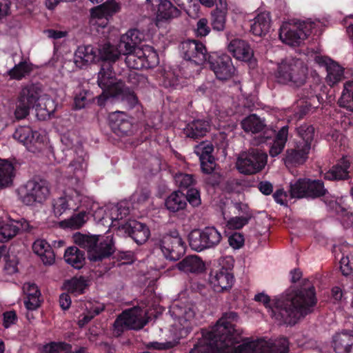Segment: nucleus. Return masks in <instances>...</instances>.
I'll list each match as a JSON object with an SVG mask.
<instances>
[{
	"label": "nucleus",
	"instance_id": "50",
	"mask_svg": "<svg viewBox=\"0 0 353 353\" xmlns=\"http://www.w3.org/2000/svg\"><path fill=\"white\" fill-rule=\"evenodd\" d=\"M98 51L101 59L112 62L116 61L121 55L117 47L110 43H105Z\"/></svg>",
	"mask_w": 353,
	"mask_h": 353
},
{
	"label": "nucleus",
	"instance_id": "13",
	"mask_svg": "<svg viewBox=\"0 0 353 353\" xmlns=\"http://www.w3.org/2000/svg\"><path fill=\"white\" fill-rule=\"evenodd\" d=\"M160 249L164 256L171 261H176L185 252V243L178 235H165L160 241Z\"/></svg>",
	"mask_w": 353,
	"mask_h": 353
},
{
	"label": "nucleus",
	"instance_id": "9",
	"mask_svg": "<svg viewBox=\"0 0 353 353\" xmlns=\"http://www.w3.org/2000/svg\"><path fill=\"white\" fill-rule=\"evenodd\" d=\"M147 323V310L134 307L124 311L114 321V332L119 336L125 329L139 330Z\"/></svg>",
	"mask_w": 353,
	"mask_h": 353
},
{
	"label": "nucleus",
	"instance_id": "28",
	"mask_svg": "<svg viewBox=\"0 0 353 353\" xmlns=\"http://www.w3.org/2000/svg\"><path fill=\"white\" fill-rule=\"evenodd\" d=\"M333 346L336 353H353V332L336 333L333 337Z\"/></svg>",
	"mask_w": 353,
	"mask_h": 353
},
{
	"label": "nucleus",
	"instance_id": "41",
	"mask_svg": "<svg viewBox=\"0 0 353 353\" xmlns=\"http://www.w3.org/2000/svg\"><path fill=\"white\" fill-rule=\"evenodd\" d=\"M88 214L92 216V213H88V211L85 209V211L74 214L70 218L61 221V225L63 228L74 230L79 229L88 220Z\"/></svg>",
	"mask_w": 353,
	"mask_h": 353
},
{
	"label": "nucleus",
	"instance_id": "60",
	"mask_svg": "<svg viewBox=\"0 0 353 353\" xmlns=\"http://www.w3.org/2000/svg\"><path fill=\"white\" fill-rule=\"evenodd\" d=\"M117 47L120 54H123L124 55L132 52L134 49L137 48L134 47L132 43H130L128 36H124L123 34L121 35L119 43Z\"/></svg>",
	"mask_w": 353,
	"mask_h": 353
},
{
	"label": "nucleus",
	"instance_id": "23",
	"mask_svg": "<svg viewBox=\"0 0 353 353\" xmlns=\"http://www.w3.org/2000/svg\"><path fill=\"white\" fill-rule=\"evenodd\" d=\"M233 276L225 268L212 271L210 275V283L216 292H222L232 287Z\"/></svg>",
	"mask_w": 353,
	"mask_h": 353
},
{
	"label": "nucleus",
	"instance_id": "10",
	"mask_svg": "<svg viewBox=\"0 0 353 353\" xmlns=\"http://www.w3.org/2000/svg\"><path fill=\"white\" fill-rule=\"evenodd\" d=\"M268 155L259 150H250L241 153L237 159L236 168L244 174H254L266 165Z\"/></svg>",
	"mask_w": 353,
	"mask_h": 353
},
{
	"label": "nucleus",
	"instance_id": "40",
	"mask_svg": "<svg viewBox=\"0 0 353 353\" xmlns=\"http://www.w3.org/2000/svg\"><path fill=\"white\" fill-rule=\"evenodd\" d=\"M14 176L13 165L7 160L0 159V188L9 185Z\"/></svg>",
	"mask_w": 353,
	"mask_h": 353
},
{
	"label": "nucleus",
	"instance_id": "4",
	"mask_svg": "<svg viewBox=\"0 0 353 353\" xmlns=\"http://www.w3.org/2000/svg\"><path fill=\"white\" fill-rule=\"evenodd\" d=\"M19 101L35 108L37 116L43 120L49 118L56 110L54 101L43 93V88L39 83H30L22 87Z\"/></svg>",
	"mask_w": 353,
	"mask_h": 353
},
{
	"label": "nucleus",
	"instance_id": "1",
	"mask_svg": "<svg viewBox=\"0 0 353 353\" xmlns=\"http://www.w3.org/2000/svg\"><path fill=\"white\" fill-rule=\"evenodd\" d=\"M238 319L234 312L225 313L214 326L202 331V337L190 353H288L286 338H261L235 347L243 333L242 330L235 327Z\"/></svg>",
	"mask_w": 353,
	"mask_h": 353
},
{
	"label": "nucleus",
	"instance_id": "16",
	"mask_svg": "<svg viewBox=\"0 0 353 353\" xmlns=\"http://www.w3.org/2000/svg\"><path fill=\"white\" fill-rule=\"evenodd\" d=\"M314 61L319 65L326 68V81L330 85L333 86L344 79L343 68L328 57L317 55Z\"/></svg>",
	"mask_w": 353,
	"mask_h": 353
},
{
	"label": "nucleus",
	"instance_id": "59",
	"mask_svg": "<svg viewBox=\"0 0 353 353\" xmlns=\"http://www.w3.org/2000/svg\"><path fill=\"white\" fill-rule=\"evenodd\" d=\"M340 269L345 276L353 274V257L348 255L343 256L340 261Z\"/></svg>",
	"mask_w": 353,
	"mask_h": 353
},
{
	"label": "nucleus",
	"instance_id": "6",
	"mask_svg": "<svg viewBox=\"0 0 353 353\" xmlns=\"http://www.w3.org/2000/svg\"><path fill=\"white\" fill-rule=\"evenodd\" d=\"M307 75V68L300 59H286L277 65L274 77L277 82L295 86L303 85Z\"/></svg>",
	"mask_w": 353,
	"mask_h": 353
},
{
	"label": "nucleus",
	"instance_id": "56",
	"mask_svg": "<svg viewBox=\"0 0 353 353\" xmlns=\"http://www.w3.org/2000/svg\"><path fill=\"white\" fill-rule=\"evenodd\" d=\"M213 145L211 143L205 141L201 142L195 147L194 152L199 157L200 160L210 159L213 158L211 155L213 151Z\"/></svg>",
	"mask_w": 353,
	"mask_h": 353
},
{
	"label": "nucleus",
	"instance_id": "8",
	"mask_svg": "<svg viewBox=\"0 0 353 353\" xmlns=\"http://www.w3.org/2000/svg\"><path fill=\"white\" fill-rule=\"evenodd\" d=\"M72 240L75 244L88 250V258L92 261H98L108 257L114 250L110 236H106L99 245L96 236L79 232L73 234Z\"/></svg>",
	"mask_w": 353,
	"mask_h": 353
},
{
	"label": "nucleus",
	"instance_id": "26",
	"mask_svg": "<svg viewBox=\"0 0 353 353\" xmlns=\"http://www.w3.org/2000/svg\"><path fill=\"white\" fill-rule=\"evenodd\" d=\"M98 50L92 46H79L74 53V63L78 68H83L92 63Z\"/></svg>",
	"mask_w": 353,
	"mask_h": 353
},
{
	"label": "nucleus",
	"instance_id": "45",
	"mask_svg": "<svg viewBox=\"0 0 353 353\" xmlns=\"http://www.w3.org/2000/svg\"><path fill=\"white\" fill-rule=\"evenodd\" d=\"M297 134L299 140L302 142V146H308L311 148V144L314 139V128L312 125L303 124L297 128Z\"/></svg>",
	"mask_w": 353,
	"mask_h": 353
},
{
	"label": "nucleus",
	"instance_id": "48",
	"mask_svg": "<svg viewBox=\"0 0 353 353\" xmlns=\"http://www.w3.org/2000/svg\"><path fill=\"white\" fill-rule=\"evenodd\" d=\"M189 245L190 248L196 252H201L206 249V245L203 234V230H194L188 235Z\"/></svg>",
	"mask_w": 353,
	"mask_h": 353
},
{
	"label": "nucleus",
	"instance_id": "43",
	"mask_svg": "<svg viewBox=\"0 0 353 353\" xmlns=\"http://www.w3.org/2000/svg\"><path fill=\"white\" fill-rule=\"evenodd\" d=\"M143 53L141 48H137L125 54V61L128 67L134 70H141L145 68V61L143 59L144 54Z\"/></svg>",
	"mask_w": 353,
	"mask_h": 353
},
{
	"label": "nucleus",
	"instance_id": "57",
	"mask_svg": "<svg viewBox=\"0 0 353 353\" xmlns=\"http://www.w3.org/2000/svg\"><path fill=\"white\" fill-rule=\"evenodd\" d=\"M250 219L241 215L236 216L228 220L226 226L230 230H239L247 225Z\"/></svg>",
	"mask_w": 353,
	"mask_h": 353
},
{
	"label": "nucleus",
	"instance_id": "20",
	"mask_svg": "<svg viewBox=\"0 0 353 353\" xmlns=\"http://www.w3.org/2000/svg\"><path fill=\"white\" fill-rule=\"evenodd\" d=\"M98 84L102 89L109 91L110 94H117L121 90V83L116 79L111 66L104 63L98 75Z\"/></svg>",
	"mask_w": 353,
	"mask_h": 353
},
{
	"label": "nucleus",
	"instance_id": "12",
	"mask_svg": "<svg viewBox=\"0 0 353 353\" xmlns=\"http://www.w3.org/2000/svg\"><path fill=\"white\" fill-rule=\"evenodd\" d=\"M120 8V5L114 0H108L91 10L90 22L93 26L105 28L109 19L118 12Z\"/></svg>",
	"mask_w": 353,
	"mask_h": 353
},
{
	"label": "nucleus",
	"instance_id": "53",
	"mask_svg": "<svg viewBox=\"0 0 353 353\" xmlns=\"http://www.w3.org/2000/svg\"><path fill=\"white\" fill-rule=\"evenodd\" d=\"M141 50L144 54L143 59L145 61V68H152L159 63L158 54L152 47L143 46Z\"/></svg>",
	"mask_w": 353,
	"mask_h": 353
},
{
	"label": "nucleus",
	"instance_id": "64",
	"mask_svg": "<svg viewBox=\"0 0 353 353\" xmlns=\"http://www.w3.org/2000/svg\"><path fill=\"white\" fill-rule=\"evenodd\" d=\"M228 242L232 248L237 250L243 245L244 237L241 234L235 232L230 236Z\"/></svg>",
	"mask_w": 353,
	"mask_h": 353
},
{
	"label": "nucleus",
	"instance_id": "11",
	"mask_svg": "<svg viewBox=\"0 0 353 353\" xmlns=\"http://www.w3.org/2000/svg\"><path fill=\"white\" fill-rule=\"evenodd\" d=\"M18 194L23 203L32 205L45 201L50 194V189L44 181H29L18 189Z\"/></svg>",
	"mask_w": 353,
	"mask_h": 353
},
{
	"label": "nucleus",
	"instance_id": "27",
	"mask_svg": "<svg viewBox=\"0 0 353 353\" xmlns=\"http://www.w3.org/2000/svg\"><path fill=\"white\" fill-rule=\"evenodd\" d=\"M79 306L83 310V313L79 316L78 325L82 327L104 310L103 304L97 301H88L80 303Z\"/></svg>",
	"mask_w": 353,
	"mask_h": 353
},
{
	"label": "nucleus",
	"instance_id": "5",
	"mask_svg": "<svg viewBox=\"0 0 353 353\" xmlns=\"http://www.w3.org/2000/svg\"><path fill=\"white\" fill-rule=\"evenodd\" d=\"M173 326L181 336L186 335L197 325L199 314L196 305L191 302H176L170 307Z\"/></svg>",
	"mask_w": 353,
	"mask_h": 353
},
{
	"label": "nucleus",
	"instance_id": "32",
	"mask_svg": "<svg viewBox=\"0 0 353 353\" xmlns=\"http://www.w3.org/2000/svg\"><path fill=\"white\" fill-rule=\"evenodd\" d=\"M210 128L211 125L209 121L197 119L188 123L183 132L186 137L195 139L205 136Z\"/></svg>",
	"mask_w": 353,
	"mask_h": 353
},
{
	"label": "nucleus",
	"instance_id": "54",
	"mask_svg": "<svg viewBox=\"0 0 353 353\" xmlns=\"http://www.w3.org/2000/svg\"><path fill=\"white\" fill-rule=\"evenodd\" d=\"M307 184L309 187L307 197H318L325 194L326 190L321 181L307 179Z\"/></svg>",
	"mask_w": 353,
	"mask_h": 353
},
{
	"label": "nucleus",
	"instance_id": "44",
	"mask_svg": "<svg viewBox=\"0 0 353 353\" xmlns=\"http://www.w3.org/2000/svg\"><path fill=\"white\" fill-rule=\"evenodd\" d=\"M203 234L206 249L216 246L222 239L221 233L214 227H205L203 229Z\"/></svg>",
	"mask_w": 353,
	"mask_h": 353
},
{
	"label": "nucleus",
	"instance_id": "49",
	"mask_svg": "<svg viewBox=\"0 0 353 353\" xmlns=\"http://www.w3.org/2000/svg\"><path fill=\"white\" fill-rule=\"evenodd\" d=\"M307 179H300L290 185V194L294 198L307 197L308 192Z\"/></svg>",
	"mask_w": 353,
	"mask_h": 353
},
{
	"label": "nucleus",
	"instance_id": "62",
	"mask_svg": "<svg viewBox=\"0 0 353 353\" xmlns=\"http://www.w3.org/2000/svg\"><path fill=\"white\" fill-rule=\"evenodd\" d=\"M123 35L128 36L130 43H132L134 47L141 43L143 39V34L137 29L130 30L125 34H123Z\"/></svg>",
	"mask_w": 353,
	"mask_h": 353
},
{
	"label": "nucleus",
	"instance_id": "14",
	"mask_svg": "<svg viewBox=\"0 0 353 353\" xmlns=\"http://www.w3.org/2000/svg\"><path fill=\"white\" fill-rule=\"evenodd\" d=\"M209 63L211 69L214 71L217 79L227 80L232 77L235 68L232 65L231 59L227 55H210Z\"/></svg>",
	"mask_w": 353,
	"mask_h": 353
},
{
	"label": "nucleus",
	"instance_id": "46",
	"mask_svg": "<svg viewBox=\"0 0 353 353\" xmlns=\"http://www.w3.org/2000/svg\"><path fill=\"white\" fill-rule=\"evenodd\" d=\"M228 10H214L211 12V26L216 31H223L225 28Z\"/></svg>",
	"mask_w": 353,
	"mask_h": 353
},
{
	"label": "nucleus",
	"instance_id": "34",
	"mask_svg": "<svg viewBox=\"0 0 353 353\" xmlns=\"http://www.w3.org/2000/svg\"><path fill=\"white\" fill-rule=\"evenodd\" d=\"M23 291L26 296L24 301L28 310H36L40 305L41 293L34 283H26L23 286Z\"/></svg>",
	"mask_w": 353,
	"mask_h": 353
},
{
	"label": "nucleus",
	"instance_id": "51",
	"mask_svg": "<svg viewBox=\"0 0 353 353\" xmlns=\"http://www.w3.org/2000/svg\"><path fill=\"white\" fill-rule=\"evenodd\" d=\"M86 167L85 156L83 155V151H81V154L69 165L68 169L77 178H80L83 176Z\"/></svg>",
	"mask_w": 353,
	"mask_h": 353
},
{
	"label": "nucleus",
	"instance_id": "3",
	"mask_svg": "<svg viewBox=\"0 0 353 353\" xmlns=\"http://www.w3.org/2000/svg\"><path fill=\"white\" fill-rule=\"evenodd\" d=\"M83 207L92 213L95 219L101 220L104 219L103 210L98 203L94 202L92 199L81 194L74 189H68L63 194L54 199L52 201V212L59 217L70 210H76Z\"/></svg>",
	"mask_w": 353,
	"mask_h": 353
},
{
	"label": "nucleus",
	"instance_id": "58",
	"mask_svg": "<svg viewBox=\"0 0 353 353\" xmlns=\"http://www.w3.org/2000/svg\"><path fill=\"white\" fill-rule=\"evenodd\" d=\"M174 181L181 188H188L194 183V180L191 174L179 173L174 176Z\"/></svg>",
	"mask_w": 353,
	"mask_h": 353
},
{
	"label": "nucleus",
	"instance_id": "30",
	"mask_svg": "<svg viewBox=\"0 0 353 353\" xmlns=\"http://www.w3.org/2000/svg\"><path fill=\"white\" fill-rule=\"evenodd\" d=\"M310 149L308 146H302L301 141H296L293 149L288 150L285 156V163L302 164L307 159Z\"/></svg>",
	"mask_w": 353,
	"mask_h": 353
},
{
	"label": "nucleus",
	"instance_id": "39",
	"mask_svg": "<svg viewBox=\"0 0 353 353\" xmlns=\"http://www.w3.org/2000/svg\"><path fill=\"white\" fill-rule=\"evenodd\" d=\"M288 127L285 125L279 131L275 140L270 146L269 152L271 157H276L283 151L288 139Z\"/></svg>",
	"mask_w": 353,
	"mask_h": 353
},
{
	"label": "nucleus",
	"instance_id": "47",
	"mask_svg": "<svg viewBox=\"0 0 353 353\" xmlns=\"http://www.w3.org/2000/svg\"><path fill=\"white\" fill-rule=\"evenodd\" d=\"M86 286V280L83 277H74L64 283L65 290L74 295L83 293Z\"/></svg>",
	"mask_w": 353,
	"mask_h": 353
},
{
	"label": "nucleus",
	"instance_id": "33",
	"mask_svg": "<svg viewBox=\"0 0 353 353\" xmlns=\"http://www.w3.org/2000/svg\"><path fill=\"white\" fill-rule=\"evenodd\" d=\"M34 252L37 254L43 264L52 265L54 262V254L48 243L43 239L35 241L32 245Z\"/></svg>",
	"mask_w": 353,
	"mask_h": 353
},
{
	"label": "nucleus",
	"instance_id": "18",
	"mask_svg": "<svg viewBox=\"0 0 353 353\" xmlns=\"http://www.w3.org/2000/svg\"><path fill=\"white\" fill-rule=\"evenodd\" d=\"M29 223L21 219L3 221L0 219V241L7 242L14 237L19 231H28Z\"/></svg>",
	"mask_w": 353,
	"mask_h": 353
},
{
	"label": "nucleus",
	"instance_id": "7",
	"mask_svg": "<svg viewBox=\"0 0 353 353\" xmlns=\"http://www.w3.org/2000/svg\"><path fill=\"white\" fill-rule=\"evenodd\" d=\"M321 26L319 21L285 22L279 30L281 41L289 46H299L312 31L316 32Z\"/></svg>",
	"mask_w": 353,
	"mask_h": 353
},
{
	"label": "nucleus",
	"instance_id": "21",
	"mask_svg": "<svg viewBox=\"0 0 353 353\" xmlns=\"http://www.w3.org/2000/svg\"><path fill=\"white\" fill-rule=\"evenodd\" d=\"M108 119L111 128L118 135L123 136L130 132L132 123L124 112H112L109 114Z\"/></svg>",
	"mask_w": 353,
	"mask_h": 353
},
{
	"label": "nucleus",
	"instance_id": "38",
	"mask_svg": "<svg viewBox=\"0 0 353 353\" xmlns=\"http://www.w3.org/2000/svg\"><path fill=\"white\" fill-rule=\"evenodd\" d=\"M338 103L339 106L353 112V79L343 84V89Z\"/></svg>",
	"mask_w": 353,
	"mask_h": 353
},
{
	"label": "nucleus",
	"instance_id": "2",
	"mask_svg": "<svg viewBox=\"0 0 353 353\" xmlns=\"http://www.w3.org/2000/svg\"><path fill=\"white\" fill-rule=\"evenodd\" d=\"M254 300L263 303L272 321L279 325H294L298 319L312 311L316 303L314 288L308 285L300 290H288L280 297L270 300L264 293Z\"/></svg>",
	"mask_w": 353,
	"mask_h": 353
},
{
	"label": "nucleus",
	"instance_id": "17",
	"mask_svg": "<svg viewBox=\"0 0 353 353\" xmlns=\"http://www.w3.org/2000/svg\"><path fill=\"white\" fill-rule=\"evenodd\" d=\"M119 233L131 236L138 244L145 243L150 234L145 224L135 220H129L124 225L119 226Z\"/></svg>",
	"mask_w": 353,
	"mask_h": 353
},
{
	"label": "nucleus",
	"instance_id": "36",
	"mask_svg": "<svg viewBox=\"0 0 353 353\" xmlns=\"http://www.w3.org/2000/svg\"><path fill=\"white\" fill-rule=\"evenodd\" d=\"M63 259L68 264L78 270L83 268L85 260L84 252L75 246L65 250Z\"/></svg>",
	"mask_w": 353,
	"mask_h": 353
},
{
	"label": "nucleus",
	"instance_id": "29",
	"mask_svg": "<svg viewBox=\"0 0 353 353\" xmlns=\"http://www.w3.org/2000/svg\"><path fill=\"white\" fill-rule=\"evenodd\" d=\"M13 137L29 150L31 145L40 143V134L37 131H33L28 126H21L17 128Z\"/></svg>",
	"mask_w": 353,
	"mask_h": 353
},
{
	"label": "nucleus",
	"instance_id": "25",
	"mask_svg": "<svg viewBox=\"0 0 353 353\" xmlns=\"http://www.w3.org/2000/svg\"><path fill=\"white\" fill-rule=\"evenodd\" d=\"M181 12L169 0H161L158 5L156 15V23L159 26L161 22H170L181 16Z\"/></svg>",
	"mask_w": 353,
	"mask_h": 353
},
{
	"label": "nucleus",
	"instance_id": "61",
	"mask_svg": "<svg viewBox=\"0 0 353 353\" xmlns=\"http://www.w3.org/2000/svg\"><path fill=\"white\" fill-rule=\"evenodd\" d=\"M91 97L88 92L85 90L81 91L74 97V106L77 109L83 108Z\"/></svg>",
	"mask_w": 353,
	"mask_h": 353
},
{
	"label": "nucleus",
	"instance_id": "22",
	"mask_svg": "<svg viewBox=\"0 0 353 353\" xmlns=\"http://www.w3.org/2000/svg\"><path fill=\"white\" fill-rule=\"evenodd\" d=\"M130 214V204L126 201H121L117 205H111L108 212L107 216L112 221V228H117L119 232V226L124 225L127 222L123 221Z\"/></svg>",
	"mask_w": 353,
	"mask_h": 353
},
{
	"label": "nucleus",
	"instance_id": "42",
	"mask_svg": "<svg viewBox=\"0 0 353 353\" xmlns=\"http://www.w3.org/2000/svg\"><path fill=\"white\" fill-rule=\"evenodd\" d=\"M32 70L31 63L26 61H21L7 72L11 79L21 80L29 75Z\"/></svg>",
	"mask_w": 353,
	"mask_h": 353
},
{
	"label": "nucleus",
	"instance_id": "52",
	"mask_svg": "<svg viewBox=\"0 0 353 353\" xmlns=\"http://www.w3.org/2000/svg\"><path fill=\"white\" fill-rule=\"evenodd\" d=\"M348 165L345 163L343 165H337L325 174V179L327 180L345 179L348 176Z\"/></svg>",
	"mask_w": 353,
	"mask_h": 353
},
{
	"label": "nucleus",
	"instance_id": "55",
	"mask_svg": "<svg viewBox=\"0 0 353 353\" xmlns=\"http://www.w3.org/2000/svg\"><path fill=\"white\" fill-rule=\"evenodd\" d=\"M71 345L63 342H52L43 346L41 353H63L71 349Z\"/></svg>",
	"mask_w": 353,
	"mask_h": 353
},
{
	"label": "nucleus",
	"instance_id": "63",
	"mask_svg": "<svg viewBox=\"0 0 353 353\" xmlns=\"http://www.w3.org/2000/svg\"><path fill=\"white\" fill-rule=\"evenodd\" d=\"M233 207L235 210L234 213L238 214L239 216L241 215L248 218H252V214L246 203L236 202L233 203Z\"/></svg>",
	"mask_w": 353,
	"mask_h": 353
},
{
	"label": "nucleus",
	"instance_id": "31",
	"mask_svg": "<svg viewBox=\"0 0 353 353\" xmlns=\"http://www.w3.org/2000/svg\"><path fill=\"white\" fill-rule=\"evenodd\" d=\"M176 267L185 273H201L205 269L203 261L196 255H190L179 262Z\"/></svg>",
	"mask_w": 353,
	"mask_h": 353
},
{
	"label": "nucleus",
	"instance_id": "24",
	"mask_svg": "<svg viewBox=\"0 0 353 353\" xmlns=\"http://www.w3.org/2000/svg\"><path fill=\"white\" fill-rule=\"evenodd\" d=\"M228 50L234 58L243 61H249L253 57L254 52L248 42L235 39L228 46Z\"/></svg>",
	"mask_w": 353,
	"mask_h": 353
},
{
	"label": "nucleus",
	"instance_id": "19",
	"mask_svg": "<svg viewBox=\"0 0 353 353\" xmlns=\"http://www.w3.org/2000/svg\"><path fill=\"white\" fill-rule=\"evenodd\" d=\"M241 127L247 132L252 134L263 132L264 136L263 137V140L262 141H266L275 133L274 130L269 128L264 121L256 114H250L245 118L241 121Z\"/></svg>",
	"mask_w": 353,
	"mask_h": 353
},
{
	"label": "nucleus",
	"instance_id": "15",
	"mask_svg": "<svg viewBox=\"0 0 353 353\" xmlns=\"http://www.w3.org/2000/svg\"><path fill=\"white\" fill-rule=\"evenodd\" d=\"M181 50L185 59L197 65H201L207 60L205 47L197 41L189 40L183 42Z\"/></svg>",
	"mask_w": 353,
	"mask_h": 353
},
{
	"label": "nucleus",
	"instance_id": "37",
	"mask_svg": "<svg viewBox=\"0 0 353 353\" xmlns=\"http://www.w3.org/2000/svg\"><path fill=\"white\" fill-rule=\"evenodd\" d=\"M270 28V17L269 12H261L254 19L251 26V32L256 36L261 37L269 32Z\"/></svg>",
	"mask_w": 353,
	"mask_h": 353
},
{
	"label": "nucleus",
	"instance_id": "35",
	"mask_svg": "<svg viewBox=\"0 0 353 353\" xmlns=\"http://www.w3.org/2000/svg\"><path fill=\"white\" fill-rule=\"evenodd\" d=\"M165 205L171 212H179L185 208L187 198L181 191H174L165 199Z\"/></svg>",
	"mask_w": 353,
	"mask_h": 353
}]
</instances>
